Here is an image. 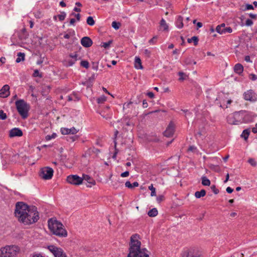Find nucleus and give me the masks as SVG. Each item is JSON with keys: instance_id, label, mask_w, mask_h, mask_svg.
Masks as SVG:
<instances>
[{"instance_id": "f257e3e1", "label": "nucleus", "mask_w": 257, "mask_h": 257, "mask_svg": "<svg viewBox=\"0 0 257 257\" xmlns=\"http://www.w3.org/2000/svg\"><path fill=\"white\" fill-rule=\"evenodd\" d=\"M15 216L25 225L36 222L39 219V212L35 206H29L23 202H18L15 206Z\"/></svg>"}, {"instance_id": "f03ea898", "label": "nucleus", "mask_w": 257, "mask_h": 257, "mask_svg": "<svg viewBox=\"0 0 257 257\" xmlns=\"http://www.w3.org/2000/svg\"><path fill=\"white\" fill-rule=\"evenodd\" d=\"M48 227L53 234L60 237L67 236V232L61 222L52 218L48 220Z\"/></svg>"}, {"instance_id": "7ed1b4c3", "label": "nucleus", "mask_w": 257, "mask_h": 257, "mask_svg": "<svg viewBox=\"0 0 257 257\" xmlns=\"http://www.w3.org/2000/svg\"><path fill=\"white\" fill-rule=\"evenodd\" d=\"M20 248L16 245L6 246L0 249V257H16Z\"/></svg>"}, {"instance_id": "20e7f679", "label": "nucleus", "mask_w": 257, "mask_h": 257, "mask_svg": "<svg viewBox=\"0 0 257 257\" xmlns=\"http://www.w3.org/2000/svg\"><path fill=\"white\" fill-rule=\"evenodd\" d=\"M17 109L24 119L26 118L28 116V111L30 109V105L23 99H19L15 102Z\"/></svg>"}, {"instance_id": "39448f33", "label": "nucleus", "mask_w": 257, "mask_h": 257, "mask_svg": "<svg viewBox=\"0 0 257 257\" xmlns=\"http://www.w3.org/2000/svg\"><path fill=\"white\" fill-rule=\"evenodd\" d=\"M137 235H133L131 238L130 252L127 257H137L139 250L141 249V242L136 239Z\"/></svg>"}, {"instance_id": "423d86ee", "label": "nucleus", "mask_w": 257, "mask_h": 257, "mask_svg": "<svg viewBox=\"0 0 257 257\" xmlns=\"http://www.w3.org/2000/svg\"><path fill=\"white\" fill-rule=\"evenodd\" d=\"M241 111L235 112L234 113L229 115L227 117V121L228 123L231 124H238L242 123V115Z\"/></svg>"}, {"instance_id": "0eeeda50", "label": "nucleus", "mask_w": 257, "mask_h": 257, "mask_svg": "<svg viewBox=\"0 0 257 257\" xmlns=\"http://www.w3.org/2000/svg\"><path fill=\"white\" fill-rule=\"evenodd\" d=\"M53 173L54 171L52 168L46 167L41 169L39 176L43 179L49 180L52 178Z\"/></svg>"}, {"instance_id": "6e6552de", "label": "nucleus", "mask_w": 257, "mask_h": 257, "mask_svg": "<svg viewBox=\"0 0 257 257\" xmlns=\"http://www.w3.org/2000/svg\"><path fill=\"white\" fill-rule=\"evenodd\" d=\"M201 252L195 248H191L189 249L184 250L182 253L183 257H200Z\"/></svg>"}, {"instance_id": "1a4fd4ad", "label": "nucleus", "mask_w": 257, "mask_h": 257, "mask_svg": "<svg viewBox=\"0 0 257 257\" xmlns=\"http://www.w3.org/2000/svg\"><path fill=\"white\" fill-rule=\"evenodd\" d=\"M67 181L71 184L79 185L82 183L83 179L77 175H71L67 177Z\"/></svg>"}, {"instance_id": "9d476101", "label": "nucleus", "mask_w": 257, "mask_h": 257, "mask_svg": "<svg viewBox=\"0 0 257 257\" xmlns=\"http://www.w3.org/2000/svg\"><path fill=\"white\" fill-rule=\"evenodd\" d=\"M243 98L245 100L254 102L257 100V95L252 90H249L243 94Z\"/></svg>"}, {"instance_id": "9b49d317", "label": "nucleus", "mask_w": 257, "mask_h": 257, "mask_svg": "<svg viewBox=\"0 0 257 257\" xmlns=\"http://www.w3.org/2000/svg\"><path fill=\"white\" fill-rule=\"evenodd\" d=\"M216 31L220 34H223L227 33H230L232 30L230 27H226L224 24H221L216 27Z\"/></svg>"}, {"instance_id": "f8f14e48", "label": "nucleus", "mask_w": 257, "mask_h": 257, "mask_svg": "<svg viewBox=\"0 0 257 257\" xmlns=\"http://www.w3.org/2000/svg\"><path fill=\"white\" fill-rule=\"evenodd\" d=\"M174 124L172 122H171L169 124L165 131L164 132V136L168 138L171 137L174 134Z\"/></svg>"}, {"instance_id": "ddd939ff", "label": "nucleus", "mask_w": 257, "mask_h": 257, "mask_svg": "<svg viewBox=\"0 0 257 257\" xmlns=\"http://www.w3.org/2000/svg\"><path fill=\"white\" fill-rule=\"evenodd\" d=\"M23 135L22 130L18 127H15L11 129L9 131V137L10 138H14L16 137H22Z\"/></svg>"}, {"instance_id": "4468645a", "label": "nucleus", "mask_w": 257, "mask_h": 257, "mask_svg": "<svg viewBox=\"0 0 257 257\" xmlns=\"http://www.w3.org/2000/svg\"><path fill=\"white\" fill-rule=\"evenodd\" d=\"M241 113L242 115V123H247L252 121L253 116L251 113L244 110H241Z\"/></svg>"}, {"instance_id": "2eb2a0df", "label": "nucleus", "mask_w": 257, "mask_h": 257, "mask_svg": "<svg viewBox=\"0 0 257 257\" xmlns=\"http://www.w3.org/2000/svg\"><path fill=\"white\" fill-rule=\"evenodd\" d=\"M81 44L83 47L88 48L92 46L93 42L89 37H84L81 40Z\"/></svg>"}, {"instance_id": "dca6fc26", "label": "nucleus", "mask_w": 257, "mask_h": 257, "mask_svg": "<svg viewBox=\"0 0 257 257\" xmlns=\"http://www.w3.org/2000/svg\"><path fill=\"white\" fill-rule=\"evenodd\" d=\"M10 87L8 85H5L0 90V97H7L10 95Z\"/></svg>"}, {"instance_id": "f3484780", "label": "nucleus", "mask_w": 257, "mask_h": 257, "mask_svg": "<svg viewBox=\"0 0 257 257\" xmlns=\"http://www.w3.org/2000/svg\"><path fill=\"white\" fill-rule=\"evenodd\" d=\"M61 132L63 135H74L78 132V131L74 127H72L71 128L62 127L61 128Z\"/></svg>"}, {"instance_id": "a211bd4d", "label": "nucleus", "mask_w": 257, "mask_h": 257, "mask_svg": "<svg viewBox=\"0 0 257 257\" xmlns=\"http://www.w3.org/2000/svg\"><path fill=\"white\" fill-rule=\"evenodd\" d=\"M82 178L83 180L86 181L88 182V184L87 185V186L88 187H91L92 185L95 184V181L88 175L83 174Z\"/></svg>"}, {"instance_id": "6ab92c4d", "label": "nucleus", "mask_w": 257, "mask_h": 257, "mask_svg": "<svg viewBox=\"0 0 257 257\" xmlns=\"http://www.w3.org/2000/svg\"><path fill=\"white\" fill-rule=\"evenodd\" d=\"M48 249L50 250L51 252L53 253L54 256L58 253L60 250L61 249V248L58 247L54 245H49L48 246Z\"/></svg>"}, {"instance_id": "aec40b11", "label": "nucleus", "mask_w": 257, "mask_h": 257, "mask_svg": "<svg viewBox=\"0 0 257 257\" xmlns=\"http://www.w3.org/2000/svg\"><path fill=\"white\" fill-rule=\"evenodd\" d=\"M243 67L241 64L237 63L235 65L234 67V71L236 73L240 74L243 72Z\"/></svg>"}, {"instance_id": "412c9836", "label": "nucleus", "mask_w": 257, "mask_h": 257, "mask_svg": "<svg viewBox=\"0 0 257 257\" xmlns=\"http://www.w3.org/2000/svg\"><path fill=\"white\" fill-rule=\"evenodd\" d=\"M148 251L146 248L140 249L137 257H149L148 253L147 252Z\"/></svg>"}, {"instance_id": "4be33fe9", "label": "nucleus", "mask_w": 257, "mask_h": 257, "mask_svg": "<svg viewBox=\"0 0 257 257\" xmlns=\"http://www.w3.org/2000/svg\"><path fill=\"white\" fill-rule=\"evenodd\" d=\"M168 25L166 23L165 20L164 19H162L160 23V30H163V31H168Z\"/></svg>"}, {"instance_id": "5701e85b", "label": "nucleus", "mask_w": 257, "mask_h": 257, "mask_svg": "<svg viewBox=\"0 0 257 257\" xmlns=\"http://www.w3.org/2000/svg\"><path fill=\"white\" fill-rule=\"evenodd\" d=\"M183 17L181 16L178 17L177 19L176 22V26L181 29L183 27Z\"/></svg>"}, {"instance_id": "b1692460", "label": "nucleus", "mask_w": 257, "mask_h": 257, "mask_svg": "<svg viewBox=\"0 0 257 257\" xmlns=\"http://www.w3.org/2000/svg\"><path fill=\"white\" fill-rule=\"evenodd\" d=\"M135 67L137 69H142L143 66L142 65L141 60L139 57H136L135 61Z\"/></svg>"}, {"instance_id": "393cba45", "label": "nucleus", "mask_w": 257, "mask_h": 257, "mask_svg": "<svg viewBox=\"0 0 257 257\" xmlns=\"http://www.w3.org/2000/svg\"><path fill=\"white\" fill-rule=\"evenodd\" d=\"M17 58L16 59V62L17 63H20L22 61L25 60V54L24 53L19 52L17 54Z\"/></svg>"}, {"instance_id": "a878e982", "label": "nucleus", "mask_w": 257, "mask_h": 257, "mask_svg": "<svg viewBox=\"0 0 257 257\" xmlns=\"http://www.w3.org/2000/svg\"><path fill=\"white\" fill-rule=\"evenodd\" d=\"M206 194V191L204 189H202L200 191H196L195 193V196L197 198H200L201 197H203Z\"/></svg>"}, {"instance_id": "bb28decb", "label": "nucleus", "mask_w": 257, "mask_h": 257, "mask_svg": "<svg viewBox=\"0 0 257 257\" xmlns=\"http://www.w3.org/2000/svg\"><path fill=\"white\" fill-rule=\"evenodd\" d=\"M250 134V130L249 128L243 130L241 137L244 138L245 140H247Z\"/></svg>"}, {"instance_id": "cd10ccee", "label": "nucleus", "mask_w": 257, "mask_h": 257, "mask_svg": "<svg viewBox=\"0 0 257 257\" xmlns=\"http://www.w3.org/2000/svg\"><path fill=\"white\" fill-rule=\"evenodd\" d=\"M158 210L156 208H154L150 210L148 212V215L150 217H155L158 214Z\"/></svg>"}, {"instance_id": "c85d7f7f", "label": "nucleus", "mask_w": 257, "mask_h": 257, "mask_svg": "<svg viewBox=\"0 0 257 257\" xmlns=\"http://www.w3.org/2000/svg\"><path fill=\"white\" fill-rule=\"evenodd\" d=\"M199 39L197 36H193L191 38H188L187 39V42L189 43L193 42L194 46H197L198 43Z\"/></svg>"}, {"instance_id": "c756f323", "label": "nucleus", "mask_w": 257, "mask_h": 257, "mask_svg": "<svg viewBox=\"0 0 257 257\" xmlns=\"http://www.w3.org/2000/svg\"><path fill=\"white\" fill-rule=\"evenodd\" d=\"M202 184L204 186H209L210 184V181L205 176L201 178Z\"/></svg>"}, {"instance_id": "7c9ffc66", "label": "nucleus", "mask_w": 257, "mask_h": 257, "mask_svg": "<svg viewBox=\"0 0 257 257\" xmlns=\"http://www.w3.org/2000/svg\"><path fill=\"white\" fill-rule=\"evenodd\" d=\"M86 22L87 24L90 26H93L95 24V21L93 20V18L91 16L87 18Z\"/></svg>"}, {"instance_id": "2f4dec72", "label": "nucleus", "mask_w": 257, "mask_h": 257, "mask_svg": "<svg viewBox=\"0 0 257 257\" xmlns=\"http://www.w3.org/2000/svg\"><path fill=\"white\" fill-rule=\"evenodd\" d=\"M106 100V97L104 95H102L97 98V102L98 103L101 104L104 103Z\"/></svg>"}, {"instance_id": "473e14b6", "label": "nucleus", "mask_w": 257, "mask_h": 257, "mask_svg": "<svg viewBox=\"0 0 257 257\" xmlns=\"http://www.w3.org/2000/svg\"><path fill=\"white\" fill-rule=\"evenodd\" d=\"M111 26L113 28H114L115 30H118L119 29L121 24L119 22H116L115 21H113L112 23Z\"/></svg>"}, {"instance_id": "72a5a7b5", "label": "nucleus", "mask_w": 257, "mask_h": 257, "mask_svg": "<svg viewBox=\"0 0 257 257\" xmlns=\"http://www.w3.org/2000/svg\"><path fill=\"white\" fill-rule=\"evenodd\" d=\"M80 65L81 66L85 68L86 69H88L89 67V62L86 60H82L80 62Z\"/></svg>"}, {"instance_id": "f704fd0d", "label": "nucleus", "mask_w": 257, "mask_h": 257, "mask_svg": "<svg viewBox=\"0 0 257 257\" xmlns=\"http://www.w3.org/2000/svg\"><path fill=\"white\" fill-rule=\"evenodd\" d=\"M66 16V14L65 12H61V14L59 15H58V18L60 21H63L64 20L65 17Z\"/></svg>"}, {"instance_id": "c9c22d12", "label": "nucleus", "mask_w": 257, "mask_h": 257, "mask_svg": "<svg viewBox=\"0 0 257 257\" xmlns=\"http://www.w3.org/2000/svg\"><path fill=\"white\" fill-rule=\"evenodd\" d=\"M149 189L151 191V196H154L156 195V189L153 187V184L149 186Z\"/></svg>"}, {"instance_id": "e433bc0d", "label": "nucleus", "mask_w": 257, "mask_h": 257, "mask_svg": "<svg viewBox=\"0 0 257 257\" xmlns=\"http://www.w3.org/2000/svg\"><path fill=\"white\" fill-rule=\"evenodd\" d=\"M55 257H67L63 250L61 249Z\"/></svg>"}, {"instance_id": "4c0bfd02", "label": "nucleus", "mask_w": 257, "mask_h": 257, "mask_svg": "<svg viewBox=\"0 0 257 257\" xmlns=\"http://www.w3.org/2000/svg\"><path fill=\"white\" fill-rule=\"evenodd\" d=\"M112 41H109L107 42H103L102 43L101 47L104 48L105 49H107L109 47Z\"/></svg>"}, {"instance_id": "58836bf2", "label": "nucleus", "mask_w": 257, "mask_h": 257, "mask_svg": "<svg viewBox=\"0 0 257 257\" xmlns=\"http://www.w3.org/2000/svg\"><path fill=\"white\" fill-rule=\"evenodd\" d=\"M92 68L93 70L97 71L98 69V62H92Z\"/></svg>"}, {"instance_id": "ea45409f", "label": "nucleus", "mask_w": 257, "mask_h": 257, "mask_svg": "<svg viewBox=\"0 0 257 257\" xmlns=\"http://www.w3.org/2000/svg\"><path fill=\"white\" fill-rule=\"evenodd\" d=\"M57 135L55 133H53L52 135H47L46 136L45 139L47 141H50L52 139H54L56 137Z\"/></svg>"}, {"instance_id": "a19ab883", "label": "nucleus", "mask_w": 257, "mask_h": 257, "mask_svg": "<svg viewBox=\"0 0 257 257\" xmlns=\"http://www.w3.org/2000/svg\"><path fill=\"white\" fill-rule=\"evenodd\" d=\"M7 118V114L5 113L3 110H0V119L3 120Z\"/></svg>"}, {"instance_id": "79ce46f5", "label": "nucleus", "mask_w": 257, "mask_h": 257, "mask_svg": "<svg viewBox=\"0 0 257 257\" xmlns=\"http://www.w3.org/2000/svg\"><path fill=\"white\" fill-rule=\"evenodd\" d=\"M33 76L34 77H39L40 78H41L42 77V74H41L39 72V71L37 69H36L34 70V73H33Z\"/></svg>"}, {"instance_id": "37998d69", "label": "nucleus", "mask_w": 257, "mask_h": 257, "mask_svg": "<svg viewBox=\"0 0 257 257\" xmlns=\"http://www.w3.org/2000/svg\"><path fill=\"white\" fill-rule=\"evenodd\" d=\"M211 189L215 194H217L219 193V190L216 188L215 185H212Z\"/></svg>"}, {"instance_id": "c03bdc74", "label": "nucleus", "mask_w": 257, "mask_h": 257, "mask_svg": "<svg viewBox=\"0 0 257 257\" xmlns=\"http://www.w3.org/2000/svg\"><path fill=\"white\" fill-rule=\"evenodd\" d=\"M133 104V102L130 101L127 103H124L123 105V109H124L125 108H130L131 105Z\"/></svg>"}, {"instance_id": "a18cd8bd", "label": "nucleus", "mask_w": 257, "mask_h": 257, "mask_svg": "<svg viewBox=\"0 0 257 257\" xmlns=\"http://www.w3.org/2000/svg\"><path fill=\"white\" fill-rule=\"evenodd\" d=\"M188 151L192 152H196L197 151V148L194 146H190L188 149Z\"/></svg>"}, {"instance_id": "49530a36", "label": "nucleus", "mask_w": 257, "mask_h": 257, "mask_svg": "<svg viewBox=\"0 0 257 257\" xmlns=\"http://www.w3.org/2000/svg\"><path fill=\"white\" fill-rule=\"evenodd\" d=\"M248 162L252 166H255L256 165V163L253 159H249Z\"/></svg>"}, {"instance_id": "de8ad7c7", "label": "nucleus", "mask_w": 257, "mask_h": 257, "mask_svg": "<svg viewBox=\"0 0 257 257\" xmlns=\"http://www.w3.org/2000/svg\"><path fill=\"white\" fill-rule=\"evenodd\" d=\"M178 75L180 76V77L179 78V80L183 81L185 79V78L183 77L184 75H185L184 73H183L182 72H179L178 73Z\"/></svg>"}, {"instance_id": "09e8293b", "label": "nucleus", "mask_w": 257, "mask_h": 257, "mask_svg": "<svg viewBox=\"0 0 257 257\" xmlns=\"http://www.w3.org/2000/svg\"><path fill=\"white\" fill-rule=\"evenodd\" d=\"M68 34L71 37L74 36L75 35V31L72 29H68Z\"/></svg>"}, {"instance_id": "8fccbe9b", "label": "nucleus", "mask_w": 257, "mask_h": 257, "mask_svg": "<svg viewBox=\"0 0 257 257\" xmlns=\"http://www.w3.org/2000/svg\"><path fill=\"white\" fill-rule=\"evenodd\" d=\"M252 21L250 19H248L245 21V25L247 26H250L252 25Z\"/></svg>"}, {"instance_id": "3c124183", "label": "nucleus", "mask_w": 257, "mask_h": 257, "mask_svg": "<svg viewBox=\"0 0 257 257\" xmlns=\"http://www.w3.org/2000/svg\"><path fill=\"white\" fill-rule=\"evenodd\" d=\"M125 186L126 187H127L128 188H133L132 184H131V183L130 181H126L125 183Z\"/></svg>"}, {"instance_id": "603ef678", "label": "nucleus", "mask_w": 257, "mask_h": 257, "mask_svg": "<svg viewBox=\"0 0 257 257\" xmlns=\"http://www.w3.org/2000/svg\"><path fill=\"white\" fill-rule=\"evenodd\" d=\"M144 53L145 54V55L148 57H150V55H151V52L150 50H149L148 49H145L144 51Z\"/></svg>"}, {"instance_id": "864d4df0", "label": "nucleus", "mask_w": 257, "mask_h": 257, "mask_svg": "<svg viewBox=\"0 0 257 257\" xmlns=\"http://www.w3.org/2000/svg\"><path fill=\"white\" fill-rule=\"evenodd\" d=\"M192 62V61L191 59L190 58H187L185 60V63L186 65H190L191 64Z\"/></svg>"}, {"instance_id": "5fc2aeb1", "label": "nucleus", "mask_w": 257, "mask_h": 257, "mask_svg": "<svg viewBox=\"0 0 257 257\" xmlns=\"http://www.w3.org/2000/svg\"><path fill=\"white\" fill-rule=\"evenodd\" d=\"M250 79L252 81H255L257 79V76L254 74H251L249 76Z\"/></svg>"}, {"instance_id": "6e6d98bb", "label": "nucleus", "mask_w": 257, "mask_h": 257, "mask_svg": "<svg viewBox=\"0 0 257 257\" xmlns=\"http://www.w3.org/2000/svg\"><path fill=\"white\" fill-rule=\"evenodd\" d=\"M253 7L250 4H246L245 5V10H253Z\"/></svg>"}, {"instance_id": "4d7b16f0", "label": "nucleus", "mask_w": 257, "mask_h": 257, "mask_svg": "<svg viewBox=\"0 0 257 257\" xmlns=\"http://www.w3.org/2000/svg\"><path fill=\"white\" fill-rule=\"evenodd\" d=\"M129 174H130V173L128 171H125L124 172L120 174V176L121 177H126L128 176Z\"/></svg>"}, {"instance_id": "13d9d810", "label": "nucleus", "mask_w": 257, "mask_h": 257, "mask_svg": "<svg viewBox=\"0 0 257 257\" xmlns=\"http://www.w3.org/2000/svg\"><path fill=\"white\" fill-rule=\"evenodd\" d=\"M164 197L163 195H159L157 197V200L158 202H160L164 200Z\"/></svg>"}, {"instance_id": "bf43d9fd", "label": "nucleus", "mask_w": 257, "mask_h": 257, "mask_svg": "<svg viewBox=\"0 0 257 257\" xmlns=\"http://www.w3.org/2000/svg\"><path fill=\"white\" fill-rule=\"evenodd\" d=\"M22 32H23V34H24V37H23V38H24V39H26V38H28V34H27V31H26V29H25V28H24V29H23L22 30Z\"/></svg>"}, {"instance_id": "052dcab7", "label": "nucleus", "mask_w": 257, "mask_h": 257, "mask_svg": "<svg viewBox=\"0 0 257 257\" xmlns=\"http://www.w3.org/2000/svg\"><path fill=\"white\" fill-rule=\"evenodd\" d=\"M69 56L70 57L74 59V61H76L78 59H77L78 55L77 54H71Z\"/></svg>"}, {"instance_id": "680f3d73", "label": "nucleus", "mask_w": 257, "mask_h": 257, "mask_svg": "<svg viewBox=\"0 0 257 257\" xmlns=\"http://www.w3.org/2000/svg\"><path fill=\"white\" fill-rule=\"evenodd\" d=\"M157 39V37L154 36L153 38H152L151 39H150L149 40V43H155Z\"/></svg>"}, {"instance_id": "e2e57ef3", "label": "nucleus", "mask_w": 257, "mask_h": 257, "mask_svg": "<svg viewBox=\"0 0 257 257\" xmlns=\"http://www.w3.org/2000/svg\"><path fill=\"white\" fill-rule=\"evenodd\" d=\"M32 257H45L40 253H34L33 254Z\"/></svg>"}, {"instance_id": "0e129e2a", "label": "nucleus", "mask_w": 257, "mask_h": 257, "mask_svg": "<svg viewBox=\"0 0 257 257\" xmlns=\"http://www.w3.org/2000/svg\"><path fill=\"white\" fill-rule=\"evenodd\" d=\"M226 191L228 193H231L233 192V189L230 187H227Z\"/></svg>"}, {"instance_id": "69168bd1", "label": "nucleus", "mask_w": 257, "mask_h": 257, "mask_svg": "<svg viewBox=\"0 0 257 257\" xmlns=\"http://www.w3.org/2000/svg\"><path fill=\"white\" fill-rule=\"evenodd\" d=\"M249 16L250 18H251V19H256L257 18V15L256 14H251V13L249 14Z\"/></svg>"}, {"instance_id": "338daca9", "label": "nucleus", "mask_w": 257, "mask_h": 257, "mask_svg": "<svg viewBox=\"0 0 257 257\" xmlns=\"http://www.w3.org/2000/svg\"><path fill=\"white\" fill-rule=\"evenodd\" d=\"M147 95L151 98H153L154 97V94L152 92H149L147 93Z\"/></svg>"}, {"instance_id": "774afa93", "label": "nucleus", "mask_w": 257, "mask_h": 257, "mask_svg": "<svg viewBox=\"0 0 257 257\" xmlns=\"http://www.w3.org/2000/svg\"><path fill=\"white\" fill-rule=\"evenodd\" d=\"M244 60L247 62H251L249 56H246L244 58Z\"/></svg>"}]
</instances>
